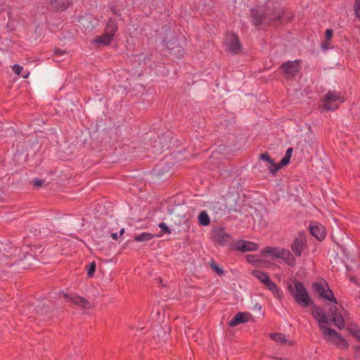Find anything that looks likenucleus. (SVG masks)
Wrapping results in <instances>:
<instances>
[{
    "label": "nucleus",
    "instance_id": "23",
    "mask_svg": "<svg viewBox=\"0 0 360 360\" xmlns=\"http://www.w3.org/2000/svg\"><path fill=\"white\" fill-rule=\"evenodd\" d=\"M347 330L355 338L360 341V329L356 325L349 326Z\"/></svg>",
    "mask_w": 360,
    "mask_h": 360
},
{
    "label": "nucleus",
    "instance_id": "8",
    "mask_svg": "<svg viewBox=\"0 0 360 360\" xmlns=\"http://www.w3.org/2000/svg\"><path fill=\"white\" fill-rule=\"evenodd\" d=\"M310 233L318 240L322 241L326 236V231L323 225L317 221H311L309 226Z\"/></svg>",
    "mask_w": 360,
    "mask_h": 360
},
{
    "label": "nucleus",
    "instance_id": "3",
    "mask_svg": "<svg viewBox=\"0 0 360 360\" xmlns=\"http://www.w3.org/2000/svg\"><path fill=\"white\" fill-rule=\"evenodd\" d=\"M287 290L295 302L300 307L307 308L311 305L315 306L307 289L301 281L295 279L291 283H288Z\"/></svg>",
    "mask_w": 360,
    "mask_h": 360
},
{
    "label": "nucleus",
    "instance_id": "21",
    "mask_svg": "<svg viewBox=\"0 0 360 360\" xmlns=\"http://www.w3.org/2000/svg\"><path fill=\"white\" fill-rule=\"evenodd\" d=\"M198 222L202 226H208L210 224V219L206 211H202L198 215Z\"/></svg>",
    "mask_w": 360,
    "mask_h": 360
},
{
    "label": "nucleus",
    "instance_id": "36",
    "mask_svg": "<svg viewBox=\"0 0 360 360\" xmlns=\"http://www.w3.org/2000/svg\"><path fill=\"white\" fill-rule=\"evenodd\" d=\"M259 245L257 243L249 241V252L258 250Z\"/></svg>",
    "mask_w": 360,
    "mask_h": 360
},
{
    "label": "nucleus",
    "instance_id": "10",
    "mask_svg": "<svg viewBox=\"0 0 360 360\" xmlns=\"http://www.w3.org/2000/svg\"><path fill=\"white\" fill-rule=\"evenodd\" d=\"M339 99V96L332 91H328L323 99V107L325 109L334 110L338 107L337 105L333 106V103L335 102Z\"/></svg>",
    "mask_w": 360,
    "mask_h": 360
},
{
    "label": "nucleus",
    "instance_id": "11",
    "mask_svg": "<svg viewBox=\"0 0 360 360\" xmlns=\"http://www.w3.org/2000/svg\"><path fill=\"white\" fill-rule=\"evenodd\" d=\"M264 285L267 290L272 292L274 297L278 300H281L283 298V291L277 287L276 284L273 282L271 278L266 281Z\"/></svg>",
    "mask_w": 360,
    "mask_h": 360
},
{
    "label": "nucleus",
    "instance_id": "41",
    "mask_svg": "<svg viewBox=\"0 0 360 360\" xmlns=\"http://www.w3.org/2000/svg\"><path fill=\"white\" fill-rule=\"evenodd\" d=\"M29 75H30V72H26L22 75V77L25 79H27L29 77Z\"/></svg>",
    "mask_w": 360,
    "mask_h": 360
},
{
    "label": "nucleus",
    "instance_id": "13",
    "mask_svg": "<svg viewBox=\"0 0 360 360\" xmlns=\"http://www.w3.org/2000/svg\"><path fill=\"white\" fill-rule=\"evenodd\" d=\"M281 248L280 247L266 246L261 250V255L265 257L269 255L272 259H278Z\"/></svg>",
    "mask_w": 360,
    "mask_h": 360
},
{
    "label": "nucleus",
    "instance_id": "18",
    "mask_svg": "<svg viewBox=\"0 0 360 360\" xmlns=\"http://www.w3.org/2000/svg\"><path fill=\"white\" fill-rule=\"evenodd\" d=\"M313 288L314 290L323 298L325 294V290L328 288V284L324 281V283L321 282H315L313 283Z\"/></svg>",
    "mask_w": 360,
    "mask_h": 360
},
{
    "label": "nucleus",
    "instance_id": "28",
    "mask_svg": "<svg viewBox=\"0 0 360 360\" xmlns=\"http://www.w3.org/2000/svg\"><path fill=\"white\" fill-rule=\"evenodd\" d=\"M87 275L89 277H92L95 273L96 271V263L94 262L89 264V266H87Z\"/></svg>",
    "mask_w": 360,
    "mask_h": 360
},
{
    "label": "nucleus",
    "instance_id": "17",
    "mask_svg": "<svg viewBox=\"0 0 360 360\" xmlns=\"http://www.w3.org/2000/svg\"><path fill=\"white\" fill-rule=\"evenodd\" d=\"M252 311L254 313V316L249 314V321H255V318H260L264 314V311L263 310L262 305H258L257 304H256L252 308Z\"/></svg>",
    "mask_w": 360,
    "mask_h": 360
},
{
    "label": "nucleus",
    "instance_id": "20",
    "mask_svg": "<svg viewBox=\"0 0 360 360\" xmlns=\"http://www.w3.org/2000/svg\"><path fill=\"white\" fill-rule=\"evenodd\" d=\"M252 274L258 280H259L263 284L266 282V281L270 278L267 273L260 270H252Z\"/></svg>",
    "mask_w": 360,
    "mask_h": 360
},
{
    "label": "nucleus",
    "instance_id": "4",
    "mask_svg": "<svg viewBox=\"0 0 360 360\" xmlns=\"http://www.w3.org/2000/svg\"><path fill=\"white\" fill-rule=\"evenodd\" d=\"M301 64V59L288 60L283 62L279 66V70L282 71L283 74L285 76L286 78L292 79L295 78L297 73L300 72L302 69Z\"/></svg>",
    "mask_w": 360,
    "mask_h": 360
},
{
    "label": "nucleus",
    "instance_id": "34",
    "mask_svg": "<svg viewBox=\"0 0 360 360\" xmlns=\"http://www.w3.org/2000/svg\"><path fill=\"white\" fill-rule=\"evenodd\" d=\"M159 227H160V229H161L162 231H165L166 233H167L169 234L171 233V230L167 227V226L166 225L165 223H164V222L160 223Z\"/></svg>",
    "mask_w": 360,
    "mask_h": 360
},
{
    "label": "nucleus",
    "instance_id": "12",
    "mask_svg": "<svg viewBox=\"0 0 360 360\" xmlns=\"http://www.w3.org/2000/svg\"><path fill=\"white\" fill-rule=\"evenodd\" d=\"M282 259L288 266H294L296 262L295 257L290 250L281 248L279 257Z\"/></svg>",
    "mask_w": 360,
    "mask_h": 360
},
{
    "label": "nucleus",
    "instance_id": "31",
    "mask_svg": "<svg viewBox=\"0 0 360 360\" xmlns=\"http://www.w3.org/2000/svg\"><path fill=\"white\" fill-rule=\"evenodd\" d=\"M254 258H255L254 255H249V259H248L249 264H255V265H257L260 262H262V260H260V259L255 260Z\"/></svg>",
    "mask_w": 360,
    "mask_h": 360
},
{
    "label": "nucleus",
    "instance_id": "33",
    "mask_svg": "<svg viewBox=\"0 0 360 360\" xmlns=\"http://www.w3.org/2000/svg\"><path fill=\"white\" fill-rule=\"evenodd\" d=\"M333 36V31L330 29H327L326 30L325 39L330 41Z\"/></svg>",
    "mask_w": 360,
    "mask_h": 360
},
{
    "label": "nucleus",
    "instance_id": "32",
    "mask_svg": "<svg viewBox=\"0 0 360 360\" xmlns=\"http://www.w3.org/2000/svg\"><path fill=\"white\" fill-rule=\"evenodd\" d=\"M328 313L330 314V315H331V317L333 316L338 314V308L336 307V306L330 305L328 309Z\"/></svg>",
    "mask_w": 360,
    "mask_h": 360
},
{
    "label": "nucleus",
    "instance_id": "26",
    "mask_svg": "<svg viewBox=\"0 0 360 360\" xmlns=\"http://www.w3.org/2000/svg\"><path fill=\"white\" fill-rule=\"evenodd\" d=\"M269 163V166H268V169L270 173L275 176L278 170H274L275 168L278 167V164L274 162V160L271 158L270 161L268 162Z\"/></svg>",
    "mask_w": 360,
    "mask_h": 360
},
{
    "label": "nucleus",
    "instance_id": "24",
    "mask_svg": "<svg viewBox=\"0 0 360 360\" xmlns=\"http://www.w3.org/2000/svg\"><path fill=\"white\" fill-rule=\"evenodd\" d=\"M325 292H325L323 298H324L325 300H329V301L333 302L334 304L338 303L337 299L334 297V294H333V291L328 287L326 288V289L325 290Z\"/></svg>",
    "mask_w": 360,
    "mask_h": 360
},
{
    "label": "nucleus",
    "instance_id": "40",
    "mask_svg": "<svg viewBox=\"0 0 360 360\" xmlns=\"http://www.w3.org/2000/svg\"><path fill=\"white\" fill-rule=\"evenodd\" d=\"M212 267L213 269L215 270V271L218 274H221L223 273V271L219 267L217 266V265L215 264H212Z\"/></svg>",
    "mask_w": 360,
    "mask_h": 360
},
{
    "label": "nucleus",
    "instance_id": "1",
    "mask_svg": "<svg viewBox=\"0 0 360 360\" xmlns=\"http://www.w3.org/2000/svg\"><path fill=\"white\" fill-rule=\"evenodd\" d=\"M312 316L317 321L320 330L324 338L329 342L334 343L338 347L347 348L349 345L342 336L336 330L325 326L329 324L330 321L334 323L335 326L342 330L345 328V321L341 314H336L328 319L325 311L319 306H314L312 309Z\"/></svg>",
    "mask_w": 360,
    "mask_h": 360
},
{
    "label": "nucleus",
    "instance_id": "38",
    "mask_svg": "<svg viewBox=\"0 0 360 360\" xmlns=\"http://www.w3.org/2000/svg\"><path fill=\"white\" fill-rule=\"evenodd\" d=\"M54 53L56 56H61L65 53V51L60 49H57L55 50Z\"/></svg>",
    "mask_w": 360,
    "mask_h": 360
},
{
    "label": "nucleus",
    "instance_id": "37",
    "mask_svg": "<svg viewBox=\"0 0 360 360\" xmlns=\"http://www.w3.org/2000/svg\"><path fill=\"white\" fill-rule=\"evenodd\" d=\"M330 40H326L322 42L321 47L323 50H328L330 49Z\"/></svg>",
    "mask_w": 360,
    "mask_h": 360
},
{
    "label": "nucleus",
    "instance_id": "14",
    "mask_svg": "<svg viewBox=\"0 0 360 360\" xmlns=\"http://www.w3.org/2000/svg\"><path fill=\"white\" fill-rule=\"evenodd\" d=\"M64 297L66 298V300L70 302L72 304L77 305L82 307H85L87 304V300L82 297H80L77 295H64Z\"/></svg>",
    "mask_w": 360,
    "mask_h": 360
},
{
    "label": "nucleus",
    "instance_id": "29",
    "mask_svg": "<svg viewBox=\"0 0 360 360\" xmlns=\"http://www.w3.org/2000/svg\"><path fill=\"white\" fill-rule=\"evenodd\" d=\"M354 10L356 17L360 20V0H354Z\"/></svg>",
    "mask_w": 360,
    "mask_h": 360
},
{
    "label": "nucleus",
    "instance_id": "39",
    "mask_svg": "<svg viewBox=\"0 0 360 360\" xmlns=\"http://www.w3.org/2000/svg\"><path fill=\"white\" fill-rule=\"evenodd\" d=\"M292 150H293L292 148H288L285 152V157L289 158L290 159V158L292 156Z\"/></svg>",
    "mask_w": 360,
    "mask_h": 360
},
{
    "label": "nucleus",
    "instance_id": "16",
    "mask_svg": "<svg viewBox=\"0 0 360 360\" xmlns=\"http://www.w3.org/2000/svg\"><path fill=\"white\" fill-rule=\"evenodd\" d=\"M248 321V314L245 312H239L236 314L232 319L229 322L230 326L234 327L240 323L246 322Z\"/></svg>",
    "mask_w": 360,
    "mask_h": 360
},
{
    "label": "nucleus",
    "instance_id": "9",
    "mask_svg": "<svg viewBox=\"0 0 360 360\" xmlns=\"http://www.w3.org/2000/svg\"><path fill=\"white\" fill-rule=\"evenodd\" d=\"M71 3V0H50L47 8L53 12H60L67 9Z\"/></svg>",
    "mask_w": 360,
    "mask_h": 360
},
{
    "label": "nucleus",
    "instance_id": "5",
    "mask_svg": "<svg viewBox=\"0 0 360 360\" xmlns=\"http://www.w3.org/2000/svg\"><path fill=\"white\" fill-rule=\"evenodd\" d=\"M117 30V25L113 21H109L106 25L105 32L101 36L96 37L92 42L96 44L108 45L114 37Z\"/></svg>",
    "mask_w": 360,
    "mask_h": 360
},
{
    "label": "nucleus",
    "instance_id": "44",
    "mask_svg": "<svg viewBox=\"0 0 360 360\" xmlns=\"http://www.w3.org/2000/svg\"><path fill=\"white\" fill-rule=\"evenodd\" d=\"M124 233V229H122L120 231V235H122L123 233Z\"/></svg>",
    "mask_w": 360,
    "mask_h": 360
},
{
    "label": "nucleus",
    "instance_id": "42",
    "mask_svg": "<svg viewBox=\"0 0 360 360\" xmlns=\"http://www.w3.org/2000/svg\"><path fill=\"white\" fill-rule=\"evenodd\" d=\"M34 184L35 186H41L42 182L40 180H36V181H34Z\"/></svg>",
    "mask_w": 360,
    "mask_h": 360
},
{
    "label": "nucleus",
    "instance_id": "2",
    "mask_svg": "<svg viewBox=\"0 0 360 360\" xmlns=\"http://www.w3.org/2000/svg\"><path fill=\"white\" fill-rule=\"evenodd\" d=\"M256 8L251 9L252 22L257 27L264 29L269 26L281 25L284 10L278 6H271L267 0H255Z\"/></svg>",
    "mask_w": 360,
    "mask_h": 360
},
{
    "label": "nucleus",
    "instance_id": "27",
    "mask_svg": "<svg viewBox=\"0 0 360 360\" xmlns=\"http://www.w3.org/2000/svg\"><path fill=\"white\" fill-rule=\"evenodd\" d=\"M290 158H287V157H283L279 163H278V167L274 169V170H279L281 167H283V166H286L289 164L290 162Z\"/></svg>",
    "mask_w": 360,
    "mask_h": 360
},
{
    "label": "nucleus",
    "instance_id": "45",
    "mask_svg": "<svg viewBox=\"0 0 360 360\" xmlns=\"http://www.w3.org/2000/svg\"><path fill=\"white\" fill-rule=\"evenodd\" d=\"M162 233L157 235V237H159V238H160V237H162Z\"/></svg>",
    "mask_w": 360,
    "mask_h": 360
},
{
    "label": "nucleus",
    "instance_id": "43",
    "mask_svg": "<svg viewBox=\"0 0 360 360\" xmlns=\"http://www.w3.org/2000/svg\"><path fill=\"white\" fill-rule=\"evenodd\" d=\"M112 238H113V239H115V240H116V239H117V233H113V234L112 235Z\"/></svg>",
    "mask_w": 360,
    "mask_h": 360
},
{
    "label": "nucleus",
    "instance_id": "35",
    "mask_svg": "<svg viewBox=\"0 0 360 360\" xmlns=\"http://www.w3.org/2000/svg\"><path fill=\"white\" fill-rule=\"evenodd\" d=\"M259 159L268 162L271 158L269 156V153L266 152L260 155Z\"/></svg>",
    "mask_w": 360,
    "mask_h": 360
},
{
    "label": "nucleus",
    "instance_id": "30",
    "mask_svg": "<svg viewBox=\"0 0 360 360\" xmlns=\"http://www.w3.org/2000/svg\"><path fill=\"white\" fill-rule=\"evenodd\" d=\"M22 70L23 68L20 65L15 64L12 66V70L15 75H20Z\"/></svg>",
    "mask_w": 360,
    "mask_h": 360
},
{
    "label": "nucleus",
    "instance_id": "22",
    "mask_svg": "<svg viewBox=\"0 0 360 360\" xmlns=\"http://www.w3.org/2000/svg\"><path fill=\"white\" fill-rule=\"evenodd\" d=\"M155 236L150 233L143 232L134 236V240L137 242L148 241L153 239Z\"/></svg>",
    "mask_w": 360,
    "mask_h": 360
},
{
    "label": "nucleus",
    "instance_id": "6",
    "mask_svg": "<svg viewBox=\"0 0 360 360\" xmlns=\"http://www.w3.org/2000/svg\"><path fill=\"white\" fill-rule=\"evenodd\" d=\"M224 46L226 51L232 53H238L241 48L238 36L234 33H227L225 37Z\"/></svg>",
    "mask_w": 360,
    "mask_h": 360
},
{
    "label": "nucleus",
    "instance_id": "15",
    "mask_svg": "<svg viewBox=\"0 0 360 360\" xmlns=\"http://www.w3.org/2000/svg\"><path fill=\"white\" fill-rule=\"evenodd\" d=\"M270 338L274 341L281 345H288L290 346H293L295 345V342L293 341L286 339L285 335L281 333H271Z\"/></svg>",
    "mask_w": 360,
    "mask_h": 360
},
{
    "label": "nucleus",
    "instance_id": "25",
    "mask_svg": "<svg viewBox=\"0 0 360 360\" xmlns=\"http://www.w3.org/2000/svg\"><path fill=\"white\" fill-rule=\"evenodd\" d=\"M234 248L240 252H246L248 250V242L247 241H238L235 243Z\"/></svg>",
    "mask_w": 360,
    "mask_h": 360
},
{
    "label": "nucleus",
    "instance_id": "19",
    "mask_svg": "<svg viewBox=\"0 0 360 360\" xmlns=\"http://www.w3.org/2000/svg\"><path fill=\"white\" fill-rule=\"evenodd\" d=\"M214 238L219 244L224 245L229 242L230 236L223 231H219L215 235Z\"/></svg>",
    "mask_w": 360,
    "mask_h": 360
},
{
    "label": "nucleus",
    "instance_id": "46",
    "mask_svg": "<svg viewBox=\"0 0 360 360\" xmlns=\"http://www.w3.org/2000/svg\"><path fill=\"white\" fill-rule=\"evenodd\" d=\"M356 349H358L360 352V346H359Z\"/></svg>",
    "mask_w": 360,
    "mask_h": 360
},
{
    "label": "nucleus",
    "instance_id": "7",
    "mask_svg": "<svg viewBox=\"0 0 360 360\" xmlns=\"http://www.w3.org/2000/svg\"><path fill=\"white\" fill-rule=\"evenodd\" d=\"M307 247V239L304 232H299L291 244V250L297 257H301L303 250Z\"/></svg>",
    "mask_w": 360,
    "mask_h": 360
}]
</instances>
